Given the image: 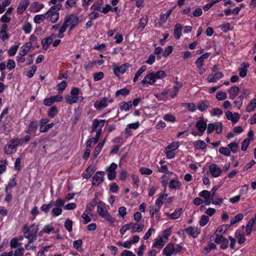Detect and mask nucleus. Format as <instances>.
<instances>
[{
    "label": "nucleus",
    "mask_w": 256,
    "mask_h": 256,
    "mask_svg": "<svg viewBox=\"0 0 256 256\" xmlns=\"http://www.w3.org/2000/svg\"><path fill=\"white\" fill-rule=\"evenodd\" d=\"M111 102L112 101L108 100L106 97L101 98L95 102L94 107L98 110H102L106 107L108 103Z\"/></svg>",
    "instance_id": "obj_14"
},
{
    "label": "nucleus",
    "mask_w": 256,
    "mask_h": 256,
    "mask_svg": "<svg viewBox=\"0 0 256 256\" xmlns=\"http://www.w3.org/2000/svg\"><path fill=\"white\" fill-rule=\"evenodd\" d=\"M39 228L38 225L35 224H25L23 227L24 236L28 239V242L25 246L26 250L35 248L32 243L36 240Z\"/></svg>",
    "instance_id": "obj_1"
},
{
    "label": "nucleus",
    "mask_w": 256,
    "mask_h": 256,
    "mask_svg": "<svg viewBox=\"0 0 256 256\" xmlns=\"http://www.w3.org/2000/svg\"><path fill=\"white\" fill-rule=\"evenodd\" d=\"M211 116H220V115H222L223 113L222 110L219 108H212V110H210L209 111Z\"/></svg>",
    "instance_id": "obj_46"
},
{
    "label": "nucleus",
    "mask_w": 256,
    "mask_h": 256,
    "mask_svg": "<svg viewBox=\"0 0 256 256\" xmlns=\"http://www.w3.org/2000/svg\"><path fill=\"white\" fill-rule=\"evenodd\" d=\"M186 232L193 238H196L200 232V229L194 226H189L186 229Z\"/></svg>",
    "instance_id": "obj_30"
},
{
    "label": "nucleus",
    "mask_w": 256,
    "mask_h": 256,
    "mask_svg": "<svg viewBox=\"0 0 256 256\" xmlns=\"http://www.w3.org/2000/svg\"><path fill=\"white\" fill-rule=\"evenodd\" d=\"M57 35L52 34L50 36L44 38L42 42V48L46 50L48 48L50 44L54 47L57 46L60 42V40L56 38Z\"/></svg>",
    "instance_id": "obj_7"
},
{
    "label": "nucleus",
    "mask_w": 256,
    "mask_h": 256,
    "mask_svg": "<svg viewBox=\"0 0 256 256\" xmlns=\"http://www.w3.org/2000/svg\"><path fill=\"white\" fill-rule=\"evenodd\" d=\"M240 88L237 86H233L228 90L229 97L231 100H234L238 96Z\"/></svg>",
    "instance_id": "obj_34"
},
{
    "label": "nucleus",
    "mask_w": 256,
    "mask_h": 256,
    "mask_svg": "<svg viewBox=\"0 0 256 256\" xmlns=\"http://www.w3.org/2000/svg\"><path fill=\"white\" fill-rule=\"evenodd\" d=\"M19 46L16 44L12 46L8 50V54L10 56H12L16 55Z\"/></svg>",
    "instance_id": "obj_47"
},
{
    "label": "nucleus",
    "mask_w": 256,
    "mask_h": 256,
    "mask_svg": "<svg viewBox=\"0 0 256 256\" xmlns=\"http://www.w3.org/2000/svg\"><path fill=\"white\" fill-rule=\"evenodd\" d=\"M210 55V53H206L202 56H201L200 58H198L196 60V64L197 67L202 66L203 62L204 60L206 59L209 57Z\"/></svg>",
    "instance_id": "obj_38"
},
{
    "label": "nucleus",
    "mask_w": 256,
    "mask_h": 256,
    "mask_svg": "<svg viewBox=\"0 0 256 256\" xmlns=\"http://www.w3.org/2000/svg\"><path fill=\"white\" fill-rule=\"evenodd\" d=\"M38 128V124L36 122H32L28 126V130L26 131V132L28 134H35L36 130Z\"/></svg>",
    "instance_id": "obj_39"
},
{
    "label": "nucleus",
    "mask_w": 256,
    "mask_h": 256,
    "mask_svg": "<svg viewBox=\"0 0 256 256\" xmlns=\"http://www.w3.org/2000/svg\"><path fill=\"white\" fill-rule=\"evenodd\" d=\"M180 86L178 84L174 86L172 88H170V91L169 92L170 96L172 98H174L178 94Z\"/></svg>",
    "instance_id": "obj_44"
},
{
    "label": "nucleus",
    "mask_w": 256,
    "mask_h": 256,
    "mask_svg": "<svg viewBox=\"0 0 256 256\" xmlns=\"http://www.w3.org/2000/svg\"><path fill=\"white\" fill-rule=\"evenodd\" d=\"M215 242L220 244V247L222 249H225L228 247V241L222 235L217 236L214 239Z\"/></svg>",
    "instance_id": "obj_26"
},
{
    "label": "nucleus",
    "mask_w": 256,
    "mask_h": 256,
    "mask_svg": "<svg viewBox=\"0 0 256 256\" xmlns=\"http://www.w3.org/2000/svg\"><path fill=\"white\" fill-rule=\"evenodd\" d=\"M256 224L253 219H250L246 227V233L247 235H250L253 226Z\"/></svg>",
    "instance_id": "obj_54"
},
{
    "label": "nucleus",
    "mask_w": 256,
    "mask_h": 256,
    "mask_svg": "<svg viewBox=\"0 0 256 256\" xmlns=\"http://www.w3.org/2000/svg\"><path fill=\"white\" fill-rule=\"evenodd\" d=\"M164 242L162 237H160L156 238L152 244V246L161 248L164 246Z\"/></svg>",
    "instance_id": "obj_50"
},
{
    "label": "nucleus",
    "mask_w": 256,
    "mask_h": 256,
    "mask_svg": "<svg viewBox=\"0 0 256 256\" xmlns=\"http://www.w3.org/2000/svg\"><path fill=\"white\" fill-rule=\"evenodd\" d=\"M49 121L48 118H44L40 120V132H46L54 126V124L52 122L48 124Z\"/></svg>",
    "instance_id": "obj_12"
},
{
    "label": "nucleus",
    "mask_w": 256,
    "mask_h": 256,
    "mask_svg": "<svg viewBox=\"0 0 256 256\" xmlns=\"http://www.w3.org/2000/svg\"><path fill=\"white\" fill-rule=\"evenodd\" d=\"M256 107V99H252L246 106V110L248 112H251L254 110Z\"/></svg>",
    "instance_id": "obj_51"
},
{
    "label": "nucleus",
    "mask_w": 256,
    "mask_h": 256,
    "mask_svg": "<svg viewBox=\"0 0 256 256\" xmlns=\"http://www.w3.org/2000/svg\"><path fill=\"white\" fill-rule=\"evenodd\" d=\"M117 164L112 162L111 164L106 168V171L108 172L107 177L110 180H113L116 177V170L117 168Z\"/></svg>",
    "instance_id": "obj_18"
},
{
    "label": "nucleus",
    "mask_w": 256,
    "mask_h": 256,
    "mask_svg": "<svg viewBox=\"0 0 256 256\" xmlns=\"http://www.w3.org/2000/svg\"><path fill=\"white\" fill-rule=\"evenodd\" d=\"M148 21V17L146 16H142L140 20V26L138 28V29L142 30L147 24Z\"/></svg>",
    "instance_id": "obj_58"
},
{
    "label": "nucleus",
    "mask_w": 256,
    "mask_h": 256,
    "mask_svg": "<svg viewBox=\"0 0 256 256\" xmlns=\"http://www.w3.org/2000/svg\"><path fill=\"white\" fill-rule=\"evenodd\" d=\"M17 184L15 178L10 179L8 183L6 186V192H8V190H12L15 187Z\"/></svg>",
    "instance_id": "obj_49"
},
{
    "label": "nucleus",
    "mask_w": 256,
    "mask_h": 256,
    "mask_svg": "<svg viewBox=\"0 0 256 256\" xmlns=\"http://www.w3.org/2000/svg\"><path fill=\"white\" fill-rule=\"evenodd\" d=\"M120 109L122 110L128 111L132 106V101L128 102H122L120 104Z\"/></svg>",
    "instance_id": "obj_48"
},
{
    "label": "nucleus",
    "mask_w": 256,
    "mask_h": 256,
    "mask_svg": "<svg viewBox=\"0 0 256 256\" xmlns=\"http://www.w3.org/2000/svg\"><path fill=\"white\" fill-rule=\"evenodd\" d=\"M104 172L102 171L97 172L92 178V184L98 186L102 184L104 180Z\"/></svg>",
    "instance_id": "obj_15"
},
{
    "label": "nucleus",
    "mask_w": 256,
    "mask_h": 256,
    "mask_svg": "<svg viewBox=\"0 0 256 256\" xmlns=\"http://www.w3.org/2000/svg\"><path fill=\"white\" fill-rule=\"evenodd\" d=\"M182 106L186 107L190 112H194L196 110V106L192 102L182 103Z\"/></svg>",
    "instance_id": "obj_53"
},
{
    "label": "nucleus",
    "mask_w": 256,
    "mask_h": 256,
    "mask_svg": "<svg viewBox=\"0 0 256 256\" xmlns=\"http://www.w3.org/2000/svg\"><path fill=\"white\" fill-rule=\"evenodd\" d=\"M22 29L26 34H28L31 32L32 26L30 22H25L22 27Z\"/></svg>",
    "instance_id": "obj_52"
},
{
    "label": "nucleus",
    "mask_w": 256,
    "mask_h": 256,
    "mask_svg": "<svg viewBox=\"0 0 256 256\" xmlns=\"http://www.w3.org/2000/svg\"><path fill=\"white\" fill-rule=\"evenodd\" d=\"M44 6L42 3H39L37 2H32L29 8V10L33 13H37L40 12Z\"/></svg>",
    "instance_id": "obj_24"
},
{
    "label": "nucleus",
    "mask_w": 256,
    "mask_h": 256,
    "mask_svg": "<svg viewBox=\"0 0 256 256\" xmlns=\"http://www.w3.org/2000/svg\"><path fill=\"white\" fill-rule=\"evenodd\" d=\"M62 96L58 94L56 96H52L48 98H45L44 101V104L46 106H50L56 102H62Z\"/></svg>",
    "instance_id": "obj_19"
},
{
    "label": "nucleus",
    "mask_w": 256,
    "mask_h": 256,
    "mask_svg": "<svg viewBox=\"0 0 256 256\" xmlns=\"http://www.w3.org/2000/svg\"><path fill=\"white\" fill-rule=\"evenodd\" d=\"M105 143V140H103L102 142H100L96 146V147L94 154H93V157L94 158H97V156L100 154V152H101L102 148H103L104 144Z\"/></svg>",
    "instance_id": "obj_36"
},
{
    "label": "nucleus",
    "mask_w": 256,
    "mask_h": 256,
    "mask_svg": "<svg viewBox=\"0 0 256 256\" xmlns=\"http://www.w3.org/2000/svg\"><path fill=\"white\" fill-rule=\"evenodd\" d=\"M32 47V43L30 42H28L21 46L18 54L21 56H26Z\"/></svg>",
    "instance_id": "obj_28"
},
{
    "label": "nucleus",
    "mask_w": 256,
    "mask_h": 256,
    "mask_svg": "<svg viewBox=\"0 0 256 256\" xmlns=\"http://www.w3.org/2000/svg\"><path fill=\"white\" fill-rule=\"evenodd\" d=\"M147 69V66L145 65L142 66L141 68L136 72L133 79V82H136L140 76L145 72Z\"/></svg>",
    "instance_id": "obj_42"
},
{
    "label": "nucleus",
    "mask_w": 256,
    "mask_h": 256,
    "mask_svg": "<svg viewBox=\"0 0 256 256\" xmlns=\"http://www.w3.org/2000/svg\"><path fill=\"white\" fill-rule=\"evenodd\" d=\"M65 200L58 198L54 202V207L52 210V214L54 216H58L60 215L62 210V208L64 206Z\"/></svg>",
    "instance_id": "obj_11"
},
{
    "label": "nucleus",
    "mask_w": 256,
    "mask_h": 256,
    "mask_svg": "<svg viewBox=\"0 0 256 256\" xmlns=\"http://www.w3.org/2000/svg\"><path fill=\"white\" fill-rule=\"evenodd\" d=\"M130 64H124L120 66L114 65L112 66V70L114 74L118 76L121 74H124L129 68Z\"/></svg>",
    "instance_id": "obj_13"
},
{
    "label": "nucleus",
    "mask_w": 256,
    "mask_h": 256,
    "mask_svg": "<svg viewBox=\"0 0 256 256\" xmlns=\"http://www.w3.org/2000/svg\"><path fill=\"white\" fill-rule=\"evenodd\" d=\"M105 122V120H98L96 118L94 119L92 121V132H96V134H97L98 136H100L102 132V128L104 126Z\"/></svg>",
    "instance_id": "obj_10"
},
{
    "label": "nucleus",
    "mask_w": 256,
    "mask_h": 256,
    "mask_svg": "<svg viewBox=\"0 0 256 256\" xmlns=\"http://www.w3.org/2000/svg\"><path fill=\"white\" fill-rule=\"evenodd\" d=\"M250 65L248 63L245 62H242L240 64V66L238 68L239 76L241 78H244L248 73V68Z\"/></svg>",
    "instance_id": "obj_31"
},
{
    "label": "nucleus",
    "mask_w": 256,
    "mask_h": 256,
    "mask_svg": "<svg viewBox=\"0 0 256 256\" xmlns=\"http://www.w3.org/2000/svg\"><path fill=\"white\" fill-rule=\"evenodd\" d=\"M182 212V208H176L174 212L172 214L166 213V215L168 219L176 220L180 217Z\"/></svg>",
    "instance_id": "obj_33"
},
{
    "label": "nucleus",
    "mask_w": 256,
    "mask_h": 256,
    "mask_svg": "<svg viewBox=\"0 0 256 256\" xmlns=\"http://www.w3.org/2000/svg\"><path fill=\"white\" fill-rule=\"evenodd\" d=\"M210 106V104L207 101H200V102L196 106V108L200 111L206 110Z\"/></svg>",
    "instance_id": "obj_41"
},
{
    "label": "nucleus",
    "mask_w": 256,
    "mask_h": 256,
    "mask_svg": "<svg viewBox=\"0 0 256 256\" xmlns=\"http://www.w3.org/2000/svg\"><path fill=\"white\" fill-rule=\"evenodd\" d=\"M252 140V138H246L242 142L241 149L242 151H246V150Z\"/></svg>",
    "instance_id": "obj_60"
},
{
    "label": "nucleus",
    "mask_w": 256,
    "mask_h": 256,
    "mask_svg": "<svg viewBox=\"0 0 256 256\" xmlns=\"http://www.w3.org/2000/svg\"><path fill=\"white\" fill-rule=\"evenodd\" d=\"M96 168L94 166H88L86 170V172L83 174V177L84 178H89L96 171Z\"/></svg>",
    "instance_id": "obj_35"
},
{
    "label": "nucleus",
    "mask_w": 256,
    "mask_h": 256,
    "mask_svg": "<svg viewBox=\"0 0 256 256\" xmlns=\"http://www.w3.org/2000/svg\"><path fill=\"white\" fill-rule=\"evenodd\" d=\"M166 76V74L164 70H158L156 72H150L144 77L141 82L144 85H152L156 80L162 79Z\"/></svg>",
    "instance_id": "obj_3"
},
{
    "label": "nucleus",
    "mask_w": 256,
    "mask_h": 256,
    "mask_svg": "<svg viewBox=\"0 0 256 256\" xmlns=\"http://www.w3.org/2000/svg\"><path fill=\"white\" fill-rule=\"evenodd\" d=\"M194 146L196 150H204L206 147V143L202 140H198L194 142Z\"/></svg>",
    "instance_id": "obj_40"
},
{
    "label": "nucleus",
    "mask_w": 256,
    "mask_h": 256,
    "mask_svg": "<svg viewBox=\"0 0 256 256\" xmlns=\"http://www.w3.org/2000/svg\"><path fill=\"white\" fill-rule=\"evenodd\" d=\"M96 212L98 216L106 221L110 225H114L116 222V218L112 216L108 212L106 204L100 201L96 204Z\"/></svg>",
    "instance_id": "obj_2"
},
{
    "label": "nucleus",
    "mask_w": 256,
    "mask_h": 256,
    "mask_svg": "<svg viewBox=\"0 0 256 256\" xmlns=\"http://www.w3.org/2000/svg\"><path fill=\"white\" fill-rule=\"evenodd\" d=\"M163 118L164 120L170 122H174L176 120V117L171 114H166L164 115Z\"/></svg>",
    "instance_id": "obj_64"
},
{
    "label": "nucleus",
    "mask_w": 256,
    "mask_h": 256,
    "mask_svg": "<svg viewBox=\"0 0 256 256\" xmlns=\"http://www.w3.org/2000/svg\"><path fill=\"white\" fill-rule=\"evenodd\" d=\"M140 126V123L138 121L130 124L126 126L124 132L126 137L131 136L132 135V130L138 129Z\"/></svg>",
    "instance_id": "obj_17"
},
{
    "label": "nucleus",
    "mask_w": 256,
    "mask_h": 256,
    "mask_svg": "<svg viewBox=\"0 0 256 256\" xmlns=\"http://www.w3.org/2000/svg\"><path fill=\"white\" fill-rule=\"evenodd\" d=\"M100 138V136H98V135L96 134L94 138H92L90 139L87 142L86 147L89 148H92L98 142Z\"/></svg>",
    "instance_id": "obj_55"
},
{
    "label": "nucleus",
    "mask_w": 256,
    "mask_h": 256,
    "mask_svg": "<svg viewBox=\"0 0 256 256\" xmlns=\"http://www.w3.org/2000/svg\"><path fill=\"white\" fill-rule=\"evenodd\" d=\"M228 148H230V152L236 153L238 150V144L236 142H232L228 144Z\"/></svg>",
    "instance_id": "obj_62"
},
{
    "label": "nucleus",
    "mask_w": 256,
    "mask_h": 256,
    "mask_svg": "<svg viewBox=\"0 0 256 256\" xmlns=\"http://www.w3.org/2000/svg\"><path fill=\"white\" fill-rule=\"evenodd\" d=\"M208 168L210 172L214 178H218L222 174V170L215 164H211Z\"/></svg>",
    "instance_id": "obj_20"
},
{
    "label": "nucleus",
    "mask_w": 256,
    "mask_h": 256,
    "mask_svg": "<svg viewBox=\"0 0 256 256\" xmlns=\"http://www.w3.org/2000/svg\"><path fill=\"white\" fill-rule=\"evenodd\" d=\"M68 28V27L66 26V25L65 24V23L64 22L63 24L58 30V34L57 36L60 39L64 37V33L66 31Z\"/></svg>",
    "instance_id": "obj_57"
},
{
    "label": "nucleus",
    "mask_w": 256,
    "mask_h": 256,
    "mask_svg": "<svg viewBox=\"0 0 256 256\" xmlns=\"http://www.w3.org/2000/svg\"><path fill=\"white\" fill-rule=\"evenodd\" d=\"M46 18L45 14L36 15L34 18V22L36 24H40L44 21Z\"/></svg>",
    "instance_id": "obj_45"
},
{
    "label": "nucleus",
    "mask_w": 256,
    "mask_h": 256,
    "mask_svg": "<svg viewBox=\"0 0 256 256\" xmlns=\"http://www.w3.org/2000/svg\"><path fill=\"white\" fill-rule=\"evenodd\" d=\"M179 142H174L168 144L166 148V150L174 151L177 150L179 148Z\"/></svg>",
    "instance_id": "obj_59"
},
{
    "label": "nucleus",
    "mask_w": 256,
    "mask_h": 256,
    "mask_svg": "<svg viewBox=\"0 0 256 256\" xmlns=\"http://www.w3.org/2000/svg\"><path fill=\"white\" fill-rule=\"evenodd\" d=\"M225 116L226 118L233 124H236L240 118V115L238 112L232 113L229 110L225 112Z\"/></svg>",
    "instance_id": "obj_21"
},
{
    "label": "nucleus",
    "mask_w": 256,
    "mask_h": 256,
    "mask_svg": "<svg viewBox=\"0 0 256 256\" xmlns=\"http://www.w3.org/2000/svg\"><path fill=\"white\" fill-rule=\"evenodd\" d=\"M224 74L222 72H216L214 74H210L208 75L207 80L209 82H216L218 80L222 78Z\"/></svg>",
    "instance_id": "obj_29"
},
{
    "label": "nucleus",
    "mask_w": 256,
    "mask_h": 256,
    "mask_svg": "<svg viewBox=\"0 0 256 256\" xmlns=\"http://www.w3.org/2000/svg\"><path fill=\"white\" fill-rule=\"evenodd\" d=\"M168 196V194H166L160 195L158 198L156 200V205L160 208L163 204L164 201L166 200Z\"/></svg>",
    "instance_id": "obj_37"
},
{
    "label": "nucleus",
    "mask_w": 256,
    "mask_h": 256,
    "mask_svg": "<svg viewBox=\"0 0 256 256\" xmlns=\"http://www.w3.org/2000/svg\"><path fill=\"white\" fill-rule=\"evenodd\" d=\"M168 187L170 190H176L181 188L182 184L178 178H176L170 180L168 184Z\"/></svg>",
    "instance_id": "obj_27"
},
{
    "label": "nucleus",
    "mask_w": 256,
    "mask_h": 256,
    "mask_svg": "<svg viewBox=\"0 0 256 256\" xmlns=\"http://www.w3.org/2000/svg\"><path fill=\"white\" fill-rule=\"evenodd\" d=\"M196 126L199 132V136H201L206 130L207 126L206 122L204 119H200L196 122Z\"/></svg>",
    "instance_id": "obj_25"
},
{
    "label": "nucleus",
    "mask_w": 256,
    "mask_h": 256,
    "mask_svg": "<svg viewBox=\"0 0 256 256\" xmlns=\"http://www.w3.org/2000/svg\"><path fill=\"white\" fill-rule=\"evenodd\" d=\"M67 86V83L65 80L62 81L58 86V94L61 95L64 90L66 88Z\"/></svg>",
    "instance_id": "obj_63"
},
{
    "label": "nucleus",
    "mask_w": 256,
    "mask_h": 256,
    "mask_svg": "<svg viewBox=\"0 0 256 256\" xmlns=\"http://www.w3.org/2000/svg\"><path fill=\"white\" fill-rule=\"evenodd\" d=\"M131 224L130 228L132 233L140 232L142 231L144 228V225L143 223H130Z\"/></svg>",
    "instance_id": "obj_32"
},
{
    "label": "nucleus",
    "mask_w": 256,
    "mask_h": 256,
    "mask_svg": "<svg viewBox=\"0 0 256 256\" xmlns=\"http://www.w3.org/2000/svg\"><path fill=\"white\" fill-rule=\"evenodd\" d=\"M80 90L78 88H72L70 94L66 96L65 100L69 104L81 102L84 100L82 94H80Z\"/></svg>",
    "instance_id": "obj_4"
},
{
    "label": "nucleus",
    "mask_w": 256,
    "mask_h": 256,
    "mask_svg": "<svg viewBox=\"0 0 256 256\" xmlns=\"http://www.w3.org/2000/svg\"><path fill=\"white\" fill-rule=\"evenodd\" d=\"M64 22L69 28V31L70 32L78 24L79 20L77 16L71 14L66 16Z\"/></svg>",
    "instance_id": "obj_8"
},
{
    "label": "nucleus",
    "mask_w": 256,
    "mask_h": 256,
    "mask_svg": "<svg viewBox=\"0 0 256 256\" xmlns=\"http://www.w3.org/2000/svg\"><path fill=\"white\" fill-rule=\"evenodd\" d=\"M29 0H21L19 2L17 9L16 12L18 14H22L27 8L30 4Z\"/></svg>",
    "instance_id": "obj_22"
},
{
    "label": "nucleus",
    "mask_w": 256,
    "mask_h": 256,
    "mask_svg": "<svg viewBox=\"0 0 256 256\" xmlns=\"http://www.w3.org/2000/svg\"><path fill=\"white\" fill-rule=\"evenodd\" d=\"M22 140L16 138L10 140L4 146V150L6 154H11L16 152L18 146L20 144Z\"/></svg>",
    "instance_id": "obj_9"
},
{
    "label": "nucleus",
    "mask_w": 256,
    "mask_h": 256,
    "mask_svg": "<svg viewBox=\"0 0 256 256\" xmlns=\"http://www.w3.org/2000/svg\"><path fill=\"white\" fill-rule=\"evenodd\" d=\"M244 218V215L240 213L236 216L232 220H230V224L232 225L236 222L240 221Z\"/></svg>",
    "instance_id": "obj_61"
},
{
    "label": "nucleus",
    "mask_w": 256,
    "mask_h": 256,
    "mask_svg": "<svg viewBox=\"0 0 256 256\" xmlns=\"http://www.w3.org/2000/svg\"><path fill=\"white\" fill-rule=\"evenodd\" d=\"M198 196L204 199L203 200L206 206H209L212 204V196H211V193L210 191L203 190L198 194Z\"/></svg>",
    "instance_id": "obj_16"
},
{
    "label": "nucleus",
    "mask_w": 256,
    "mask_h": 256,
    "mask_svg": "<svg viewBox=\"0 0 256 256\" xmlns=\"http://www.w3.org/2000/svg\"><path fill=\"white\" fill-rule=\"evenodd\" d=\"M62 7V4H58L55 6H53L46 12V18H50L52 23H56L59 18L58 11Z\"/></svg>",
    "instance_id": "obj_5"
},
{
    "label": "nucleus",
    "mask_w": 256,
    "mask_h": 256,
    "mask_svg": "<svg viewBox=\"0 0 256 256\" xmlns=\"http://www.w3.org/2000/svg\"><path fill=\"white\" fill-rule=\"evenodd\" d=\"M182 26L180 24H176L174 29V36L176 38L179 39L181 36Z\"/></svg>",
    "instance_id": "obj_43"
},
{
    "label": "nucleus",
    "mask_w": 256,
    "mask_h": 256,
    "mask_svg": "<svg viewBox=\"0 0 256 256\" xmlns=\"http://www.w3.org/2000/svg\"><path fill=\"white\" fill-rule=\"evenodd\" d=\"M182 248V246L180 244H174L172 243H169L163 250L162 254L166 256L176 255L181 252Z\"/></svg>",
    "instance_id": "obj_6"
},
{
    "label": "nucleus",
    "mask_w": 256,
    "mask_h": 256,
    "mask_svg": "<svg viewBox=\"0 0 256 256\" xmlns=\"http://www.w3.org/2000/svg\"><path fill=\"white\" fill-rule=\"evenodd\" d=\"M172 11V10L170 9L168 10L166 13L161 14L158 22L156 23V26L159 27L164 24H165L170 15Z\"/></svg>",
    "instance_id": "obj_23"
},
{
    "label": "nucleus",
    "mask_w": 256,
    "mask_h": 256,
    "mask_svg": "<svg viewBox=\"0 0 256 256\" xmlns=\"http://www.w3.org/2000/svg\"><path fill=\"white\" fill-rule=\"evenodd\" d=\"M97 202L96 199L92 200L90 203H88L86 206V211L88 212H91Z\"/></svg>",
    "instance_id": "obj_56"
}]
</instances>
